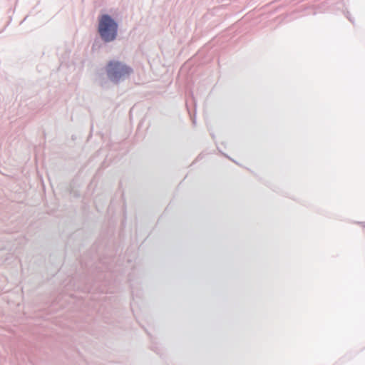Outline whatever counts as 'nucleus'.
<instances>
[{
	"instance_id": "nucleus-2",
	"label": "nucleus",
	"mask_w": 365,
	"mask_h": 365,
	"mask_svg": "<svg viewBox=\"0 0 365 365\" xmlns=\"http://www.w3.org/2000/svg\"><path fill=\"white\" fill-rule=\"evenodd\" d=\"M131 69L118 61H110L107 66L108 77L113 81H118L120 78L128 75Z\"/></svg>"
},
{
	"instance_id": "nucleus-1",
	"label": "nucleus",
	"mask_w": 365,
	"mask_h": 365,
	"mask_svg": "<svg viewBox=\"0 0 365 365\" xmlns=\"http://www.w3.org/2000/svg\"><path fill=\"white\" fill-rule=\"evenodd\" d=\"M98 31L105 41H111L116 36L117 24L108 15H103L99 20Z\"/></svg>"
}]
</instances>
